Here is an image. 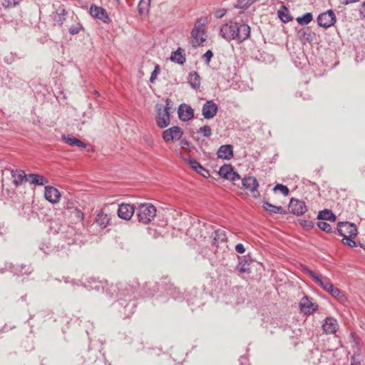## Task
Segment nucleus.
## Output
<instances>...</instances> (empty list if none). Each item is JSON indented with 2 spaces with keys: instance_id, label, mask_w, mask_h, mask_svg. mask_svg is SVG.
Instances as JSON below:
<instances>
[{
  "instance_id": "30",
  "label": "nucleus",
  "mask_w": 365,
  "mask_h": 365,
  "mask_svg": "<svg viewBox=\"0 0 365 365\" xmlns=\"http://www.w3.org/2000/svg\"><path fill=\"white\" fill-rule=\"evenodd\" d=\"M71 19L73 20L75 24L70 26V28L68 29V31L69 34L71 35H76L83 29V27L82 24L79 22L78 18L77 16L74 18V16H72Z\"/></svg>"
},
{
  "instance_id": "53",
  "label": "nucleus",
  "mask_w": 365,
  "mask_h": 365,
  "mask_svg": "<svg viewBox=\"0 0 365 365\" xmlns=\"http://www.w3.org/2000/svg\"><path fill=\"white\" fill-rule=\"evenodd\" d=\"M227 13V9H219V10H217L215 13V16L217 19H221L222 17H223Z\"/></svg>"
},
{
  "instance_id": "47",
  "label": "nucleus",
  "mask_w": 365,
  "mask_h": 365,
  "mask_svg": "<svg viewBox=\"0 0 365 365\" xmlns=\"http://www.w3.org/2000/svg\"><path fill=\"white\" fill-rule=\"evenodd\" d=\"M354 237H347L345 238H343V242L344 244L348 245L349 247H356V242L354 240Z\"/></svg>"
},
{
  "instance_id": "39",
  "label": "nucleus",
  "mask_w": 365,
  "mask_h": 365,
  "mask_svg": "<svg viewBox=\"0 0 365 365\" xmlns=\"http://www.w3.org/2000/svg\"><path fill=\"white\" fill-rule=\"evenodd\" d=\"M218 175L224 179H228V165L224 164L218 171Z\"/></svg>"
},
{
  "instance_id": "62",
  "label": "nucleus",
  "mask_w": 365,
  "mask_h": 365,
  "mask_svg": "<svg viewBox=\"0 0 365 365\" xmlns=\"http://www.w3.org/2000/svg\"><path fill=\"white\" fill-rule=\"evenodd\" d=\"M21 300H22V301H25V300H26V295H25V296H22V297H21Z\"/></svg>"
},
{
  "instance_id": "38",
  "label": "nucleus",
  "mask_w": 365,
  "mask_h": 365,
  "mask_svg": "<svg viewBox=\"0 0 365 365\" xmlns=\"http://www.w3.org/2000/svg\"><path fill=\"white\" fill-rule=\"evenodd\" d=\"M273 190L274 191L279 190L284 196L288 195L289 192V188L282 184H277Z\"/></svg>"
},
{
  "instance_id": "51",
  "label": "nucleus",
  "mask_w": 365,
  "mask_h": 365,
  "mask_svg": "<svg viewBox=\"0 0 365 365\" xmlns=\"http://www.w3.org/2000/svg\"><path fill=\"white\" fill-rule=\"evenodd\" d=\"M300 225L304 227L311 229L314 227V223L309 220H300Z\"/></svg>"
},
{
  "instance_id": "27",
  "label": "nucleus",
  "mask_w": 365,
  "mask_h": 365,
  "mask_svg": "<svg viewBox=\"0 0 365 365\" xmlns=\"http://www.w3.org/2000/svg\"><path fill=\"white\" fill-rule=\"evenodd\" d=\"M188 83L190 86L194 89H196L200 87V77L197 72L192 71L189 73Z\"/></svg>"
},
{
  "instance_id": "12",
  "label": "nucleus",
  "mask_w": 365,
  "mask_h": 365,
  "mask_svg": "<svg viewBox=\"0 0 365 365\" xmlns=\"http://www.w3.org/2000/svg\"><path fill=\"white\" fill-rule=\"evenodd\" d=\"M241 184L242 187L246 190H250L253 197H257L259 195V192L257 191V187L259 186V183L257 180L254 177H248L242 179Z\"/></svg>"
},
{
  "instance_id": "10",
  "label": "nucleus",
  "mask_w": 365,
  "mask_h": 365,
  "mask_svg": "<svg viewBox=\"0 0 365 365\" xmlns=\"http://www.w3.org/2000/svg\"><path fill=\"white\" fill-rule=\"evenodd\" d=\"M318 24L323 28H329L336 22V16L332 10L320 14L317 17Z\"/></svg>"
},
{
  "instance_id": "1",
  "label": "nucleus",
  "mask_w": 365,
  "mask_h": 365,
  "mask_svg": "<svg viewBox=\"0 0 365 365\" xmlns=\"http://www.w3.org/2000/svg\"><path fill=\"white\" fill-rule=\"evenodd\" d=\"M92 281L95 284L93 287L85 284V287L88 289L96 290L101 288L103 290L106 289V294L110 297L115 295L119 297L115 306L118 307V312L124 318L130 317L134 313L136 303L133 299V295L138 288V282L133 284L118 283L109 285L106 282L104 285L103 282H96L95 279Z\"/></svg>"
},
{
  "instance_id": "20",
  "label": "nucleus",
  "mask_w": 365,
  "mask_h": 365,
  "mask_svg": "<svg viewBox=\"0 0 365 365\" xmlns=\"http://www.w3.org/2000/svg\"><path fill=\"white\" fill-rule=\"evenodd\" d=\"M338 327L337 321L332 317H327L322 325L324 331L328 334H335L338 329Z\"/></svg>"
},
{
  "instance_id": "17",
  "label": "nucleus",
  "mask_w": 365,
  "mask_h": 365,
  "mask_svg": "<svg viewBox=\"0 0 365 365\" xmlns=\"http://www.w3.org/2000/svg\"><path fill=\"white\" fill-rule=\"evenodd\" d=\"M217 112V106L212 101H207L202 106V113L205 118H212Z\"/></svg>"
},
{
  "instance_id": "42",
  "label": "nucleus",
  "mask_w": 365,
  "mask_h": 365,
  "mask_svg": "<svg viewBox=\"0 0 365 365\" xmlns=\"http://www.w3.org/2000/svg\"><path fill=\"white\" fill-rule=\"evenodd\" d=\"M199 132L202 133L205 137H210L212 134L211 128L207 125L201 127Z\"/></svg>"
},
{
  "instance_id": "49",
  "label": "nucleus",
  "mask_w": 365,
  "mask_h": 365,
  "mask_svg": "<svg viewBox=\"0 0 365 365\" xmlns=\"http://www.w3.org/2000/svg\"><path fill=\"white\" fill-rule=\"evenodd\" d=\"M212 56L213 53L211 50H208L204 53L202 58L207 63H209Z\"/></svg>"
},
{
  "instance_id": "32",
  "label": "nucleus",
  "mask_w": 365,
  "mask_h": 365,
  "mask_svg": "<svg viewBox=\"0 0 365 365\" xmlns=\"http://www.w3.org/2000/svg\"><path fill=\"white\" fill-rule=\"evenodd\" d=\"M329 293L330 294H331L332 297H334L337 300H339L340 302H344L346 299V298L345 295L343 294V292H341V290H339L338 288L334 287V285L331 288Z\"/></svg>"
},
{
  "instance_id": "13",
  "label": "nucleus",
  "mask_w": 365,
  "mask_h": 365,
  "mask_svg": "<svg viewBox=\"0 0 365 365\" xmlns=\"http://www.w3.org/2000/svg\"><path fill=\"white\" fill-rule=\"evenodd\" d=\"M135 207L133 205L128 203H122L118 205V215L120 218L129 220L135 212Z\"/></svg>"
},
{
  "instance_id": "33",
  "label": "nucleus",
  "mask_w": 365,
  "mask_h": 365,
  "mask_svg": "<svg viewBox=\"0 0 365 365\" xmlns=\"http://www.w3.org/2000/svg\"><path fill=\"white\" fill-rule=\"evenodd\" d=\"M150 0H140L138 5V9L140 15L146 14L150 8Z\"/></svg>"
},
{
  "instance_id": "19",
  "label": "nucleus",
  "mask_w": 365,
  "mask_h": 365,
  "mask_svg": "<svg viewBox=\"0 0 365 365\" xmlns=\"http://www.w3.org/2000/svg\"><path fill=\"white\" fill-rule=\"evenodd\" d=\"M11 175L15 187H19L24 182H27V175L22 170H11Z\"/></svg>"
},
{
  "instance_id": "24",
  "label": "nucleus",
  "mask_w": 365,
  "mask_h": 365,
  "mask_svg": "<svg viewBox=\"0 0 365 365\" xmlns=\"http://www.w3.org/2000/svg\"><path fill=\"white\" fill-rule=\"evenodd\" d=\"M110 216L103 211L99 212L96 217V222L102 228L106 227L110 224Z\"/></svg>"
},
{
  "instance_id": "58",
  "label": "nucleus",
  "mask_w": 365,
  "mask_h": 365,
  "mask_svg": "<svg viewBox=\"0 0 365 365\" xmlns=\"http://www.w3.org/2000/svg\"><path fill=\"white\" fill-rule=\"evenodd\" d=\"M64 282H65V283H71V284H72V285L77 284V283L75 280H73V279L69 280L68 277H64Z\"/></svg>"
},
{
  "instance_id": "14",
  "label": "nucleus",
  "mask_w": 365,
  "mask_h": 365,
  "mask_svg": "<svg viewBox=\"0 0 365 365\" xmlns=\"http://www.w3.org/2000/svg\"><path fill=\"white\" fill-rule=\"evenodd\" d=\"M289 210L294 215H301L307 211V206L304 201L292 198L289 204Z\"/></svg>"
},
{
  "instance_id": "9",
  "label": "nucleus",
  "mask_w": 365,
  "mask_h": 365,
  "mask_svg": "<svg viewBox=\"0 0 365 365\" xmlns=\"http://www.w3.org/2000/svg\"><path fill=\"white\" fill-rule=\"evenodd\" d=\"M303 271L304 273L309 275V277L314 280V282L319 285L324 291L329 292L332 287L333 284L329 282V279L325 278L322 279L319 275H317L312 270L307 267H304Z\"/></svg>"
},
{
  "instance_id": "3",
  "label": "nucleus",
  "mask_w": 365,
  "mask_h": 365,
  "mask_svg": "<svg viewBox=\"0 0 365 365\" xmlns=\"http://www.w3.org/2000/svg\"><path fill=\"white\" fill-rule=\"evenodd\" d=\"M136 212L138 222L148 225L155 219L157 210L153 204L145 202L140 204L136 208Z\"/></svg>"
},
{
  "instance_id": "8",
  "label": "nucleus",
  "mask_w": 365,
  "mask_h": 365,
  "mask_svg": "<svg viewBox=\"0 0 365 365\" xmlns=\"http://www.w3.org/2000/svg\"><path fill=\"white\" fill-rule=\"evenodd\" d=\"M183 135L182 128L179 126H173L163 132V139L165 142L180 140Z\"/></svg>"
},
{
  "instance_id": "60",
  "label": "nucleus",
  "mask_w": 365,
  "mask_h": 365,
  "mask_svg": "<svg viewBox=\"0 0 365 365\" xmlns=\"http://www.w3.org/2000/svg\"><path fill=\"white\" fill-rule=\"evenodd\" d=\"M233 157V150L232 146L230 145V159Z\"/></svg>"
},
{
  "instance_id": "64",
  "label": "nucleus",
  "mask_w": 365,
  "mask_h": 365,
  "mask_svg": "<svg viewBox=\"0 0 365 365\" xmlns=\"http://www.w3.org/2000/svg\"><path fill=\"white\" fill-rule=\"evenodd\" d=\"M239 14H245V12H244L243 11H240L239 12Z\"/></svg>"
},
{
  "instance_id": "34",
  "label": "nucleus",
  "mask_w": 365,
  "mask_h": 365,
  "mask_svg": "<svg viewBox=\"0 0 365 365\" xmlns=\"http://www.w3.org/2000/svg\"><path fill=\"white\" fill-rule=\"evenodd\" d=\"M220 159L228 160V144L221 145L217 153Z\"/></svg>"
},
{
  "instance_id": "11",
  "label": "nucleus",
  "mask_w": 365,
  "mask_h": 365,
  "mask_svg": "<svg viewBox=\"0 0 365 365\" xmlns=\"http://www.w3.org/2000/svg\"><path fill=\"white\" fill-rule=\"evenodd\" d=\"M89 13L93 18L98 19L105 24H108L110 21V19L106 10L101 6L95 4L91 5Z\"/></svg>"
},
{
  "instance_id": "63",
  "label": "nucleus",
  "mask_w": 365,
  "mask_h": 365,
  "mask_svg": "<svg viewBox=\"0 0 365 365\" xmlns=\"http://www.w3.org/2000/svg\"><path fill=\"white\" fill-rule=\"evenodd\" d=\"M94 93H95V95H96V96H99V93H98V92L97 91H95V92H94Z\"/></svg>"
},
{
  "instance_id": "23",
  "label": "nucleus",
  "mask_w": 365,
  "mask_h": 365,
  "mask_svg": "<svg viewBox=\"0 0 365 365\" xmlns=\"http://www.w3.org/2000/svg\"><path fill=\"white\" fill-rule=\"evenodd\" d=\"M27 182L35 185H44L48 183V179L36 173L29 174L27 175Z\"/></svg>"
},
{
  "instance_id": "16",
  "label": "nucleus",
  "mask_w": 365,
  "mask_h": 365,
  "mask_svg": "<svg viewBox=\"0 0 365 365\" xmlns=\"http://www.w3.org/2000/svg\"><path fill=\"white\" fill-rule=\"evenodd\" d=\"M68 13L66 11L63 5H60L53 14L52 19L54 25L61 26L66 21Z\"/></svg>"
},
{
  "instance_id": "46",
  "label": "nucleus",
  "mask_w": 365,
  "mask_h": 365,
  "mask_svg": "<svg viewBox=\"0 0 365 365\" xmlns=\"http://www.w3.org/2000/svg\"><path fill=\"white\" fill-rule=\"evenodd\" d=\"M40 249L46 254H48L52 251L50 242H42Z\"/></svg>"
},
{
  "instance_id": "37",
  "label": "nucleus",
  "mask_w": 365,
  "mask_h": 365,
  "mask_svg": "<svg viewBox=\"0 0 365 365\" xmlns=\"http://www.w3.org/2000/svg\"><path fill=\"white\" fill-rule=\"evenodd\" d=\"M317 225L320 230L327 233L331 232V227L329 223L326 222H318Z\"/></svg>"
},
{
  "instance_id": "2",
  "label": "nucleus",
  "mask_w": 365,
  "mask_h": 365,
  "mask_svg": "<svg viewBox=\"0 0 365 365\" xmlns=\"http://www.w3.org/2000/svg\"><path fill=\"white\" fill-rule=\"evenodd\" d=\"M227 235L226 232L224 230H217L215 232V236L213 237V243L217 246V250H216V253L220 258V255H222V258L219 259L221 264L226 266L227 265V261L225 257L227 253L225 250V248L228 247L227 245Z\"/></svg>"
},
{
  "instance_id": "44",
  "label": "nucleus",
  "mask_w": 365,
  "mask_h": 365,
  "mask_svg": "<svg viewBox=\"0 0 365 365\" xmlns=\"http://www.w3.org/2000/svg\"><path fill=\"white\" fill-rule=\"evenodd\" d=\"M19 2V0H5L2 5L4 8H11L17 5Z\"/></svg>"
},
{
  "instance_id": "54",
  "label": "nucleus",
  "mask_w": 365,
  "mask_h": 365,
  "mask_svg": "<svg viewBox=\"0 0 365 365\" xmlns=\"http://www.w3.org/2000/svg\"><path fill=\"white\" fill-rule=\"evenodd\" d=\"M165 106L163 108V110L170 112V110L172 108L173 102L170 98H167L165 101Z\"/></svg>"
},
{
  "instance_id": "41",
  "label": "nucleus",
  "mask_w": 365,
  "mask_h": 365,
  "mask_svg": "<svg viewBox=\"0 0 365 365\" xmlns=\"http://www.w3.org/2000/svg\"><path fill=\"white\" fill-rule=\"evenodd\" d=\"M234 8L236 9H245L249 7V4L247 0H237L236 3L233 4Z\"/></svg>"
},
{
  "instance_id": "35",
  "label": "nucleus",
  "mask_w": 365,
  "mask_h": 365,
  "mask_svg": "<svg viewBox=\"0 0 365 365\" xmlns=\"http://www.w3.org/2000/svg\"><path fill=\"white\" fill-rule=\"evenodd\" d=\"M312 21V14L311 13H306L302 16L297 18V21L300 25H307Z\"/></svg>"
},
{
  "instance_id": "28",
  "label": "nucleus",
  "mask_w": 365,
  "mask_h": 365,
  "mask_svg": "<svg viewBox=\"0 0 365 365\" xmlns=\"http://www.w3.org/2000/svg\"><path fill=\"white\" fill-rule=\"evenodd\" d=\"M318 220H329L331 222H335L336 217L335 215L330 210L325 209L319 212L317 216Z\"/></svg>"
},
{
  "instance_id": "7",
  "label": "nucleus",
  "mask_w": 365,
  "mask_h": 365,
  "mask_svg": "<svg viewBox=\"0 0 365 365\" xmlns=\"http://www.w3.org/2000/svg\"><path fill=\"white\" fill-rule=\"evenodd\" d=\"M156 110L155 122L157 125L160 128H166L170 123V112L163 110V106L159 104L156 105Z\"/></svg>"
},
{
  "instance_id": "61",
  "label": "nucleus",
  "mask_w": 365,
  "mask_h": 365,
  "mask_svg": "<svg viewBox=\"0 0 365 365\" xmlns=\"http://www.w3.org/2000/svg\"><path fill=\"white\" fill-rule=\"evenodd\" d=\"M247 3L249 4V6H251L257 0H247Z\"/></svg>"
},
{
  "instance_id": "18",
  "label": "nucleus",
  "mask_w": 365,
  "mask_h": 365,
  "mask_svg": "<svg viewBox=\"0 0 365 365\" xmlns=\"http://www.w3.org/2000/svg\"><path fill=\"white\" fill-rule=\"evenodd\" d=\"M44 197L50 202L55 204L60 200L61 193L58 189L52 186H46Z\"/></svg>"
},
{
  "instance_id": "45",
  "label": "nucleus",
  "mask_w": 365,
  "mask_h": 365,
  "mask_svg": "<svg viewBox=\"0 0 365 365\" xmlns=\"http://www.w3.org/2000/svg\"><path fill=\"white\" fill-rule=\"evenodd\" d=\"M72 215L78 221H82L84 219V213L77 208L72 212Z\"/></svg>"
},
{
  "instance_id": "6",
  "label": "nucleus",
  "mask_w": 365,
  "mask_h": 365,
  "mask_svg": "<svg viewBox=\"0 0 365 365\" xmlns=\"http://www.w3.org/2000/svg\"><path fill=\"white\" fill-rule=\"evenodd\" d=\"M337 231L343 238L347 237H356L357 235L356 225L348 222H339L337 225Z\"/></svg>"
},
{
  "instance_id": "52",
  "label": "nucleus",
  "mask_w": 365,
  "mask_h": 365,
  "mask_svg": "<svg viewBox=\"0 0 365 365\" xmlns=\"http://www.w3.org/2000/svg\"><path fill=\"white\" fill-rule=\"evenodd\" d=\"M32 272V269L30 267H28L26 265H24V266H21V269L20 270V274L24 275V274H29L30 273H31Z\"/></svg>"
},
{
  "instance_id": "57",
  "label": "nucleus",
  "mask_w": 365,
  "mask_h": 365,
  "mask_svg": "<svg viewBox=\"0 0 365 365\" xmlns=\"http://www.w3.org/2000/svg\"><path fill=\"white\" fill-rule=\"evenodd\" d=\"M359 0H340V2L343 4H351V3H354V2H356L358 1Z\"/></svg>"
},
{
  "instance_id": "48",
  "label": "nucleus",
  "mask_w": 365,
  "mask_h": 365,
  "mask_svg": "<svg viewBox=\"0 0 365 365\" xmlns=\"http://www.w3.org/2000/svg\"><path fill=\"white\" fill-rule=\"evenodd\" d=\"M180 147L182 149L186 150H190V149L192 148V147L191 146V143L186 139L181 140Z\"/></svg>"
},
{
  "instance_id": "26",
  "label": "nucleus",
  "mask_w": 365,
  "mask_h": 365,
  "mask_svg": "<svg viewBox=\"0 0 365 365\" xmlns=\"http://www.w3.org/2000/svg\"><path fill=\"white\" fill-rule=\"evenodd\" d=\"M277 14L278 17L284 23H288L292 20V17L289 14L288 8L284 5H282L280 9L278 10Z\"/></svg>"
},
{
  "instance_id": "29",
  "label": "nucleus",
  "mask_w": 365,
  "mask_h": 365,
  "mask_svg": "<svg viewBox=\"0 0 365 365\" xmlns=\"http://www.w3.org/2000/svg\"><path fill=\"white\" fill-rule=\"evenodd\" d=\"M263 207L265 210L269 212L270 213L284 214L286 212L282 206H276L268 202H264Z\"/></svg>"
},
{
  "instance_id": "25",
  "label": "nucleus",
  "mask_w": 365,
  "mask_h": 365,
  "mask_svg": "<svg viewBox=\"0 0 365 365\" xmlns=\"http://www.w3.org/2000/svg\"><path fill=\"white\" fill-rule=\"evenodd\" d=\"M182 53V48H178L175 51L172 53L170 60L180 65L184 64L186 61V58Z\"/></svg>"
},
{
  "instance_id": "31",
  "label": "nucleus",
  "mask_w": 365,
  "mask_h": 365,
  "mask_svg": "<svg viewBox=\"0 0 365 365\" xmlns=\"http://www.w3.org/2000/svg\"><path fill=\"white\" fill-rule=\"evenodd\" d=\"M250 257L245 258L244 259L239 262L238 265L237 266V269L241 273L249 272H250V263L251 262Z\"/></svg>"
},
{
  "instance_id": "5",
  "label": "nucleus",
  "mask_w": 365,
  "mask_h": 365,
  "mask_svg": "<svg viewBox=\"0 0 365 365\" xmlns=\"http://www.w3.org/2000/svg\"><path fill=\"white\" fill-rule=\"evenodd\" d=\"M230 34L232 39L241 43L250 36V27L246 24L235 21L233 24L230 25Z\"/></svg>"
},
{
  "instance_id": "15",
  "label": "nucleus",
  "mask_w": 365,
  "mask_h": 365,
  "mask_svg": "<svg viewBox=\"0 0 365 365\" xmlns=\"http://www.w3.org/2000/svg\"><path fill=\"white\" fill-rule=\"evenodd\" d=\"M178 113L179 118L182 121H188L194 117V110L185 103L179 106Z\"/></svg>"
},
{
  "instance_id": "59",
  "label": "nucleus",
  "mask_w": 365,
  "mask_h": 365,
  "mask_svg": "<svg viewBox=\"0 0 365 365\" xmlns=\"http://www.w3.org/2000/svg\"><path fill=\"white\" fill-rule=\"evenodd\" d=\"M361 14L365 18V2L362 5V10L361 11Z\"/></svg>"
},
{
  "instance_id": "21",
  "label": "nucleus",
  "mask_w": 365,
  "mask_h": 365,
  "mask_svg": "<svg viewBox=\"0 0 365 365\" xmlns=\"http://www.w3.org/2000/svg\"><path fill=\"white\" fill-rule=\"evenodd\" d=\"M299 306L301 310L305 314H311L317 309V305L313 304L307 296L301 299Z\"/></svg>"
},
{
  "instance_id": "55",
  "label": "nucleus",
  "mask_w": 365,
  "mask_h": 365,
  "mask_svg": "<svg viewBox=\"0 0 365 365\" xmlns=\"http://www.w3.org/2000/svg\"><path fill=\"white\" fill-rule=\"evenodd\" d=\"M227 29H228L227 24H225L222 26V27L221 28V30H220V34L225 39H227V38H228L227 36Z\"/></svg>"
},
{
  "instance_id": "40",
  "label": "nucleus",
  "mask_w": 365,
  "mask_h": 365,
  "mask_svg": "<svg viewBox=\"0 0 365 365\" xmlns=\"http://www.w3.org/2000/svg\"><path fill=\"white\" fill-rule=\"evenodd\" d=\"M160 66L158 64L155 65V68L153 71V72L151 73V76H150V83H154L155 82V81L156 80L158 74L160 73Z\"/></svg>"
},
{
  "instance_id": "43",
  "label": "nucleus",
  "mask_w": 365,
  "mask_h": 365,
  "mask_svg": "<svg viewBox=\"0 0 365 365\" xmlns=\"http://www.w3.org/2000/svg\"><path fill=\"white\" fill-rule=\"evenodd\" d=\"M240 176L238 173H237L235 170H234V168L230 165V180H232V181H235L237 180H240Z\"/></svg>"
},
{
  "instance_id": "50",
  "label": "nucleus",
  "mask_w": 365,
  "mask_h": 365,
  "mask_svg": "<svg viewBox=\"0 0 365 365\" xmlns=\"http://www.w3.org/2000/svg\"><path fill=\"white\" fill-rule=\"evenodd\" d=\"M197 173L203 176L204 178H208L210 177V173L209 171L203 168L202 165L200 166L197 171H196Z\"/></svg>"
},
{
  "instance_id": "36",
  "label": "nucleus",
  "mask_w": 365,
  "mask_h": 365,
  "mask_svg": "<svg viewBox=\"0 0 365 365\" xmlns=\"http://www.w3.org/2000/svg\"><path fill=\"white\" fill-rule=\"evenodd\" d=\"M185 160L195 171H197L198 168L201 165L196 160L191 158L185 159Z\"/></svg>"
},
{
  "instance_id": "22",
  "label": "nucleus",
  "mask_w": 365,
  "mask_h": 365,
  "mask_svg": "<svg viewBox=\"0 0 365 365\" xmlns=\"http://www.w3.org/2000/svg\"><path fill=\"white\" fill-rule=\"evenodd\" d=\"M62 139L66 143H67L68 145H69L71 147H78V148H86V144L85 143H83V141H81V140H79L78 138H77L73 135H63Z\"/></svg>"
},
{
  "instance_id": "56",
  "label": "nucleus",
  "mask_w": 365,
  "mask_h": 365,
  "mask_svg": "<svg viewBox=\"0 0 365 365\" xmlns=\"http://www.w3.org/2000/svg\"><path fill=\"white\" fill-rule=\"evenodd\" d=\"M235 251L237 252V253H240V254H243L245 253V248L244 247V245L242 244H237L236 246H235Z\"/></svg>"
},
{
  "instance_id": "4",
  "label": "nucleus",
  "mask_w": 365,
  "mask_h": 365,
  "mask_svg": "<svg viewBox=\"0 0 365 365\" xmlns=\"http://www.w3.org/2000/svg\"><path fill=\"white\" fill-rule=\"evenodd\" d=\"M207 20L203 18H199L196 20L194 27L191 31L192 40L190 43L194 48L201 46L206 40L205 26Z\"/></svg>"
}]
</instances>
